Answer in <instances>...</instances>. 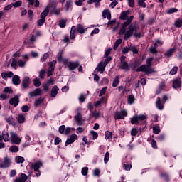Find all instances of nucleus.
Wrapping results in <instances>:
<instances>
[{
    "mask_svg": "<svg viewBox=\"0 0 182 182\" xmlns=\"http://www.w3.org/2000/svg\"><path fill=\"white\" fill-rule=\"evenodd\" d=\"M134 18V16H131L121 26L119 35H124V41H129L133 35L135 38H141V33L139 31V26L136 23H132Z\"/></svg>",
    "mask_w": 182,
    "mask_h": 182,
    "instance_id": "nucleus-1",
    "label": "nucleus"
},
{
    "mask_svg": "<svg viewBox=\"0 0 182 182\" xmlns=\"http://www.w3.org/2000/svg\"><path fill=\"white\" fill-rule=\"evenodd\" d=\"M153 58H148L146 59V65H142L136 69V72H144L145 75H151L154 73V69L151 68L153 65Z\"/></svg>",
    "mask_w": 182,
    "mask_h": 182,
    "instance_id": "nucleus-2",
    "label": "nucleus"
},
{
    "mask_svg": "<svg viewBox=\"0 0 182 182\" xmlns=\"http://www.w3.org/2000/svg\"><path fill=\"white\" fill-rule=\"evenodd\" d=\"M76 30L79 33L83 34L86 32V28L83 27L82 24H77V26H73L70 31V39H75L76 38Z\"/></svg>",
    "mask_w": 182,
    "mask_h": 182,
    "instance_id": "nucleus-3",
    "label": "nucleus"
},
{
    "mask_svg": "<svg viewBox=\"0 0 182 182\" xmlns=\"http://www.w3.org/2000/svg\"><path fill=\"white\" fill-rule=\"evenodd\" d=\"M11 142L12 144H21L22 139L18 136V134L11 132H10Z\"/></svg>",
    "mask_w": 182,
    "mask_h": 182,
    "instance_id": "nucleus-4",
    "label": "nucleus"
},
{
    "mask_svg": "<svg viewBox=\"0 0 182 182\" xmlns=\"http://www.w3.org/2000/svg\"><path fill=\"white\" fill-rule=\"evenodd\" d=\"M12 165V159L11 158L6 156L4 157V161L0 164V168H8Z\"/></svg>",
    "mask_w": 182,
    "mask_h": 182,
    "instance_id": "nucleus-5",
    "label": "nucleus"
},
{
    "mask_svg": "<svg viewBox=\"0 0 182 182\" xmlns=\"http://www.w3.org/2000/svg\"><path fill=\"white\" fill-rule=\"evenodd\" d=\"M147 119V117L146 115H135L131 119V123L132 124H138L139 120L140 122H143L144 120H146Z\"/></svg>",
    "mask_w": 182,
    "mask_h": 182,
    "instance_id": "nucleus-6",
    "label": "nucleus"
},
{
    "mask_svg": "<svg viewBox=\"0 0 182 182\" xmlns=\"http://www.w3.org/2000/svg\"><path fill=\"white\" fill-rule=\"evenodd\" d=\"M80 112H82V109L77 108L76 109L77 114L74 117V119L77 126H82V124H83V123H82V113H80Z\"/></svg>",
    "mask_w": 182,
    "mask_h": 182,
    "instance_id": "nucleus-7",
    "label": "nucleus"
},
{
    "mask_svg": "<svg viewBox=\"0 0 182 182\" xmlns=\"http://www.w3.org/2000/svg\"><path fill=\"white\" fill-rule=\"evenodd\" d=\"M121 65L119 66L120 69H123L125 72H129L130 70V67H129V64L126 62V56L122 55L120 58Z\"/></svg>",
    "mask_w": 182,
    "mask_h": 182,
    "instance_id": "nucleus-8",
    "label": "nucleus"
},
{
    "mask_svg": "<svg viewBox=\"0 0 182 182\" xmlns=\"http://www.w3.org/2000/svg\"><path fill=\"white\" fill-rule=\"evenodd\" d=\"M106 70V65L103 63V61H101L98 63L97 68L94 70L95 73H103Z\"/></svg>",
    "mask_w": 182,
    "mask_h": 182,
    "instance_id": "nucleus-9",
    "label": "nucleus"
},
{
    "mask_svg": "<svg viewBox=\"0 0 182 182\" xmlns=\"http://www.w3.org/2000/svg\"><path fill=\"white\" fill-rule=\"evenodd\" d=\"M126 116H127V112L125 110L114 112V119L116 120H119L120 119H123Z\"/></svg>",
    "mask_w": 182,
    "mask_h": 182,
    "instance_id": "nucleus-10",
    "label": "nucleus"
},
{
    "mask_svg": "<svg viewBox=\"0 0 182 182\" xmlns=\"http://www.w3.org/2000/svg\"><path fill=\"white\" fill-rule=\"evenodd\" d=\"M172 87L173 89H180L181 87V78H176L173 80Z\"/></svg>",
    "mask_w": 182,
    "mask_h": 182,
    "instance_id": "nucleus-11",
    "label": "nucleus"
},
{
    "mask_svg": "<svg viewBox=\"0 0 182 182\" xmlns=\"http://www.w3.org/2000/svg\"><path fill=\"white\" fill-rule=\"evenodd\" d=\"M42 166H43V163H42L41 161H37L31 164V167L34 171H39V168H41Z\"/></svg>",
    "mask_w": 182,
    "mask_h": 182,
    "instance_id": "nucleus-12",
    "label": "nucleus"
},
{
    "mask_svg": "<svg viewBox=\"0 0 182 182\" xmlns=\"http://www.w3.org/2000/svg\"><path fill=\"white\" fill-rule=\"evenodd\" d=\"M9 104L14 107H16L19 105V97L18 95L14 96L9 100Z\"/></svg>",
    "mask_w": 182,
    "mask_h": 182,
    "instance_id": "nucleus-13",
    "label": "nucleus"
},
{
    "mask_svg": "<svg viewBox=\"0 0 182 182\" xmlns=\"http://www.w3.org/2000/svg\"><path fill=\"white\" fill-rule=\"evenodd\" d=\"M77 139V135H76L75 134H72L70 137L68 138L65 141V146H68V144H72V143H75Z\"/></svg>",
    "mask_w": 182,
    "mask_h": 182,
    "instance_id": "nucleus-14",
    "label": "nucleus"
},
{
    "mask_svg": "<svg viewBox=\"0 0 182 182\" xmlns=\"http://www.w3.org/2000/svg\"><path fill=\"white\" fill-rule=\"evenodd\" d=\"M29 85H31V79L29 77H24L21 83L23 89H26V87H28Z\"/></svg>",
    "mask_w": 182,
    "mask_h": 182,
    "instance_id": "nucleus-15",
    "label": "nucleus"
},
{
    "mask_svg": "<svg viewBox=\"0 0 182 182\" xmlns=\"http://www.w3.org/2000/svg\"><path fill=\"white\" fill-rule=\"evenodd\" d=\"M79 62H69L68 64V68L69 70H75V69H77V68H79Z\"/></svg>",
    "mask_w": 182,
    "mask_h": 182,
    "instance_id": "nucleus-16",
    "label": "nucleus"
},
{
    "mask_svg": "<svg viewBox=\"0 0 182 182\" xmlns=\"http://www.w3.org/2000/svg\"><path fill=\"white\" fill-rule=\"evenodd\" d=\"M28 95L31 96V97L39 96L42 95V90H41V88H36L34 91L30 92Z\"/></svg>",
    "mask_w": 182,
    "mask_h": 182,
    "instance_id": "nucleus-17",
    "label": "nucleus"
},
{
    "mask_svg": "<svg viewBox=\"0 0 182 182\" xmlns=\"http://www.w3.org/2000/svg\"><path fill=\"white\" fill-rule=\"evenodd\" d=\"M26 180H28V176L25 173H21L20 177L15 179L14 182H26Z\"/></svg>",
    "mask_w": 182,
    "mask_h": 182,
    "instance_id": "nucleus-18",
    "label": "nucleus"
},
{
    "mask_svg": "<svg viewBox=\"0 0 182 182\" xmlns=\"http://www.w3.org/2000/svg\"><path fill=\"white\" fill-rule=\"evenodd\" d=\"M28 2V5H31V6H34V8H38L40 5L39 0H26Z\"/></svg>",
    "mask_w": 182,
    "mask_h": 182,
    "instance_id": "nucleus-19",
    "label": "nucleus"
},
{
    "mask_svg": "<svg viewBox=\"0 0 182 182\" xmlns=\"http://www.w3.org/2000/svg\"><path fill=\"white\" fill-rule=\"evenodd\" d=\"M58 92H59V87L57 85H54L50 92L51 97H56V95H58Z\"/></svg>",
    "mask_w": 182,
    "mask_h": 182,
    "instance_id": "nucleus-20",
    "label": "nucleus"
},
{
    "mask_svg": "<svg viewBox=\"0 0 182 182\" xmlns=\"http://www.w3.org/2000/svg\"><path fill=\"white\" fill-rule=\"evenodd\" d=\"M156 106L159 110H163L164 109V106L161 103V100H160V97H157V100L156 102Z\"/></svg>",
    "mask_w": 182,
    "mask_h": 182,
    "instance_id": "nucleus-21",
    "label": "nucleus"
},
{
    "mask_svg": "<svg viewBox=\"0 0 182 182\" xmlns=\"http://www.w3.org/2000/svg\"><path fill=\"white\" fill-rule=\"evenodd\" d=\"M130 12L129 11H122L120 14V19L122 21H126L129 18V14Z\"/></svg>",
    "mask_w": 182,
    "mask_h": 182,
    "instance_id": "nucleus-22",
    "label": "nucleus"
},
{
    "mask_svg": "<svg viewBox=\"0 0 182 182\" xmlns=\"http://www.w3.org/2000/svg\"><path fill=\"white\" fill-rule=\"evenodd\" d=\"M105 138L108 140V141H112V139H113V134L110 131H106L105 132Z\"/></svg>",
    "mask_w": 182,
    "mask_h": 182,
    "instance_id": "nucleus-23",
    "label": "nucleus"
},
{
    "mask_svg": "<svg viewBox=\"0 0 182 182\" xmlns=\"http://www.w3.org/2000/svg\"><path fill=\"white\" fill-rule=\"evenodd\" d=\"M12 82L13 85H16V86H18V85L21 84V78L18 75H14L12 77Z\"/></svg>",
    "mask_w": 182,
    "mask_h": 182,
    "instance_id": "nucleus-24",
    "label": "nucleus"
},
{
    "mask_svg": "<svg viewBox=\"0 0 182 182\" xmlns=\"http://www.w3.org/2000/svg\"><path fill=\"white\" fill-rule=\"evenodd\" d=\"M120 83V77L119 75L115 76L113 82H112V87H117L119 84Z\"/></svg>",
    "mask_w": 182,
    "mask_h": 182,
    "instance_id": "nucleus-25",
    "label": "nucleus"
},
{
    "mask_svg": "<svg viewBox=\"0 0 182 182\" xmlns=\"http://www.w3.org/2000/svg\"><path fill=\"white\" fill-rule=\"evenodd\" d=\"M102 16L105 19H106V18L109 20L112 19V14H110L109 11H104L102 12Z\"/></svg>",
    "mask_w": 182,
    "mask_h": 182,
    "instance_id": "nucleus-26",
    "label": "nucleus"
},
{
    "mask_svg": "<svg viewBox=\"0 0 182 182\" xmlns=\"http://www.w3.org/2000/svg\"><path fill=\"white\" fill-rule=\"evenodd\" d=\"M16 119L18 123L20 124L25 123V115L23 114H19L16 117Z\"/></svg>",
    "mask_w": 182,
    "mask_h": 182,
    "instance_id": "nucleus-27",
    "label": "nucleus"
},
{
    "mask_svg": "<svg viewBox=\"0 0 182 182\" xmlns=\"http://www.w3.org/2000/svg\"><path fill=\"white\" fill-rule=\"evenodd\" d=\"M1 137L5 142L9 141V134H8V132L5 131L3 132Z\"/></svg>",
    "mask_w": 182,
    "mask_h": 182,
    "instance_id": "nucleus-28",
    "label": "nucleus"
},
{
    "mask_svg": "<svg viewBox=\"0 0 182 182\" xmlns=\"http://www.w3.org/2000/svg\"><path fill=\"white\" fill-rule=\"evenodd\" d=\"M48 15H49V9H46L41 14V18L42 19H45Z\"/></svg>",
    "mask_w": 182,
    "mask_h": 182,
    "instance_id": "nucleus-29",
    "label": "nucleus"
},
{
    "mask_svg": "<svg viewBox=\"0 0 182 182\" xmlns=\"http://www.w3.org/2000/svg\"><path fill=\"white\" fill-rule=\"evenodd\" d=\"M9 151L11 153H18V151H19V147H18L16 145H13L11 146H10Z\"/></svg>",
    "mask_w": 182,
    "mask_h": 182,
    "instance_id": "nucleus-30",
    "label": "nucleus"
},
{
    "mask_svg": "<svg viewBox=\"0 0 182 182\" xmlns=\"http://www.w3.org/2000/svg\"><path fill=\"white\" fill-rule=\"evenodd\" d=\"M42 103H43V98H38V99L36 100V101L34 102V106H35V107H39V106H41V105H42Z\"/></svg>",
    "mask_w": 182,
    "mask_h": 182,
    "instance_id": "nucleus-31",
    "label": "nucleus"
},
{
    "mask_svg": "<svg viewBox=\"0 0 182 182\" xmlns=\"http://www.w3.org/2000/svg\"><path fill=\"white\" fill-rule=\"evenodd\" d=\"M73 4V1H72V0H68V1H66L65 9L67 12L69 11V9L72 6Z\"/></svg>",
    "mask_w": 182,
    "mask_h": 182,
    "instance_id": "nucleus-32",
    "label": "nucleus"
},
{
    "mask_svg": "<svg viewBox=\"0 0 182 182\" xmlns=\"http://www.w3.org/2000/svg\"><path fill=\"white\" fill-rule=\"evenodd\" d=\"M174 52H176V49L171 48L168 51H166V53H165V56H167V58H170V56H171L173 53H174Z\"/></svg>",
    "mask_w": 182,
    "mask_h": 182,
    "instance_id": "nucleus-33",
    "label": "nucleus"
},
{
    "mask_svg": "<svg viewBox=\"0 0 182 182\" xmlns=\"http://www.w3.org/2000/svg\"><path fill=\"white\" fill-rule=\"evenodd\" d=\"M15 161L18 164H19L21 163H23L25 161V158H23L22 156H16Z\"/></svg>",
    "mask_w": 182,
    "mask_h": 182,
    "instance_id": "nucleus-34",
    "label": "nucleus"
},
{
    "mask_svg": "<svg viewBox=\"0 0 182 182\" xmlns=\"http://www.w3.org/2000/svg\"><path fill=\"white\" fill-rule=\"evenodd\" d=\"M62 55H63V50H60L57 55V59L58 61L59 62V63H62V60H63V57Z\"/></svg>",
    "mask_w": 182,
    "mask_h": 182,
    "instance_id": "nucleus-35",
    "label": "nucleus"
},
{
    "mask_svg": "<svg viewBox=\"0 0 182 182\" xmlns=\"http://www.w3.org/2000/svg\"><path fill=\"white\" fill-rule=\"evenodd\" d=\"M45 75H46V70H45V69H41L38 75L40 79H45Z\"/></svg>",
    "mask_w": 182,
    "mask_h": 182,
    "instance_id": "nucleus-36",
    "label": "nucleus"
},
{
    "mask_svg": "<svg viewBox=\"0 0 182 182\" xmlns=\"http://www.w3.org/2000/svg\"><path fill=\"white\" fill-rule=\"evenodd\" d=\"M11 68H14V69H17L18 68V61L16 58L12 59V63H11Z\"/></svg>",
    "mask_w": 182,
    "mask_h": 182,
    "instance_id": "nucleus-37",
    "label": "nucleus"
},
{
    "mask_svg": "<svg viewBox=\"0 0 182 182\" xmlns=\"http://www.w3.org/2000/svg\"><path fill=\"white\" fill-rule=\"evenodd\" d=\"M134 100H135L134 95H131L128 97L129 105H133L134 103Z\"/></svg>",
    "mask_w": 182,
    "mask_h": 182,
    "instance_id": "nucleus-38",
    "label": "nucleus"
},
{
    "mask_svg": "<svg viewBox=\"0 0 182 182\" xmlns=\"http://www.w3.org/2000/svg\"><path fill=\"white\" fill-rule=\"evenodd\" d=\"M129 51L133 52V53H139V50H137V47L135 46L131 45L129 46Z\"/></svg>",
    "mask_w": 182,
    "mask_h": 182,
    "instance_id": "nucleus-39",
    "label": "nucleus"
},
{
    "mask_svg": "<svg viewBox=\"0 0 182 182\" xmlns=\"http://www.w3.org/2000/svg\"><path fill=\"white\" fill-rule=\"evenodd\" d=\"M109 159H110V155L109 154V152H106L105 157H104V163L105 164H107V163H109Z\"/></svg>",
    "mask_w": 182,
    "mask_h": 182,
    "instance_id": "nucleus-40",
    "label": "nucleus"
},
{
    "mask_svg": "<svg viewBox=\"0 0 182 182\" xmlns=\"http://www.w3.org/2000/svg\"><path fill=\"white\" fill-rule=\"evenodd\" d=\"M175 26L176 28H181V26H182V18H179V19H178L175 21Z\"/></svg>",
    "mask_w": 182,
    "mask_h": 182,
    "instance_id": "nucleus-41",
    "label": "nucleus"
},
{
    "mask_svg": "<svg viewBox=\"0 0 182 182\" xmlns=\"http://www.w3.org/2000/svg\"><path fill=\"white\" fill-rule=\"evenodd\" d=\"M178 70V67L174 66L171 71L169 72V75H176Z\"/></svg>",
    "mask_w": 182,
    "mask_h": 182,
    "instance_id": "nucleus-42",
    "label": "nucleus"
},
{
    "mask_svg": "<svg viewBox=\"0 0 182 182\" xmlns=\"http://www.w3.org/2000/svg\"><path fill=\"white\" fill-rule=\"evenodd\" d=\"M14 8H19L21 5H22V1L18 0L16 1L14 4H11Z\"/></svg>",
    "mask_w": 182,
    "mask_h": 182,
    "instance_id": "nucleus-43",
    "label": "nucleus"
},
{
    "mask_svg": "<svg viewBox=\"0 0 182 182\" xmlns=\"http://www.w3.org/2000/svg\"><path fill=\"white\" fill-rule=\"evenodd\" d=\"M90 134L92 136V140H96V139H97V137L99 136L97 132H96L95 131H90Z\"/></svg>",
    "mask_w": 182,
    "mask_h": 182,
    "instance_id": "nucleus-44",
    "label": "nucleus"
},
{
    "mask_svg": "<svg viewBox=\"0 0 182 182\" xmlns=\"http://www.w3.org/2000/svg\"><path fill=\"white\" fill-rule=\"evenodd\" d=\"M124 170H126L127 171H130L132 170V164H124L123 165Z\"/></svg>",
    "mask_w": 182,
    "mask_h": 182,
    "instance_id": "nucleus-45",
    "label": "nucleus"
},
{
    "mask_svg": "<svg viewBox=\"0 0 182 182\" xmlns=\"http://www.w3.org/2000/svg\"><path fill=\"white\" fill-rule=\"evenodd\" d=\"M26 62L22 60H18L17 61V65L20 67V68H23L25 67V65H26Z\"/></svg>",
    "mask_w": 182,
    "mask_h": 182,
    "instance_id": "nucleus-46",
    "label": "nucleus"
},
{
    "mask_svg": "<svg viewBox=\"0 0 182 182\" xmlns=\"http://www.w3.org/2000/svg\"><path fill=\"white\" fill-rule=\"evenodd\" d=\"M89 171V168L87 167H84L82 168L81 173L82 176H86Z\"/></svg>",
    "mask_w": 182,
    "mask_h": 182,
    "instance_id": "nucleus-47",
    "label": "nucleus"
},
{
    "mask_svg": "<svg viewBox=\"0 0 182 182\" xmlns=\"http://www.w3.org/2000/svg\"><path fill=\"white\" fill-rule=\"evenodd\" d=\"M122 44V39H117L114 43V49H117L119 45Z\"/></svg>",
    "mask_w": 182,
    "mask_h": 182,
    "instance_id": "nucleus-48",
    "label": "nucleus"
},
{
    "mask_svg": "<svg viewBox=\"0 0 182 182\" xmlns=\"http://www.w3.org/2000/svg\"><path fill=\"white\" fill-rule=\"evenodd\" d=\"M58 25L60 28H65L66 26V21L65 20L60 21Z\"/></svg>",
    "mask_w": 182,
    "mask_h": 182,
    "instance_id": "nucleus-49",
    "label": "nucleus"
},
{
    "mask_svg": "<svg viewBox=\"0 0 182 182\" xmlns=\"http://www.w3.org/2000/svg\"><path fill=\"white\" fill-rule=\"evenodd\" d=\"M33 82H34V86L36 87H39V86H41V81L39 80V79L36 78L34 79Z\"/></svg>",
    "mask_w": 182,
    "mask_h": 182,
    "instance_id": "nucleus-50",
    "label": "nucleus"
},
{
    "mask_svg": "<svg viewBox=\"0 0 182 182\" xmlns=\"http://www.w3.org/2000/svg\"><path fill=\"white\" fill-rule=\"evenodd\" d=\"M21 111L23 112V113H26L27 112H29V107L28 105L22 106Z\"/></svg>",
    "mask_w": 182,
    "mask_h": 182,
    "instance_id": "nucleus-51",
    "label": "nucleus"
},
{
    "mask_svg": "<svg viewBox=\"0 0 182 182\" xmlns=\"http://www.w3.org/2000/svg\"><path fill=\"white\" fill-rule=\"evenodd\" d=\"M138 4L139 5V6H141V8H146V3L144 2V0H138Z\"/></svg>",
    "mask_w": 182,
    "mask_h": 182,
    "instance_id": "nucleus-52",
    "label": "nucleus"
},
{
    "mask_svg": "<svg viewBox=\"0 0 182 182\" xmlns=\"http://www.w3.org/2000/svg\"><path fill=\"white\" fill-rule=\"evenodd\" d=\"M6 121L7 122V123H9V124H12L14 123V117H12V116H10L6 118Z\"/></svg>",
    "mask_w": 182,
    "mask_h": 182,
    "instance_id": "nucleus-53",
    "label": "nucleus"
},
{
    "mask_svg": "<svg viewBox=\"0 0 182 182\" xmlns=\"http://www.w3.org/2000/svg\"><path fill=\"white\" fill-rule=\"evenodd\" d=\"M66 129V127L65 125H61L59 127V133H60V134H63V133H65V130Z\"/></svg>",
    "mask_w": 182,
    "mask_h": 182,
    "instance_id": "nucleus-54",
    "label": "nucleus"
},
{
    "mask_svg": "<svg viewBox=\"0 0 182 182\" xmlns=\"http://www.w3.org/2000/svg\"><path fill=\"white\" fill-rule=\"evenodd\" d=\"M43 23H45V19L44 18H41L38 20L37 21V26H42L43 25Z\"/></svg>",
    "mask_w": 182,
    "mask_h": 182,
    "instance_id": "nucleus-55",
    "label": "nucleus"
},
{
    "mask_svg": "<svg viewBox=\"0 0 182 182\" xmlns=\"http://www.w3.org/2000/svg\"><path fill=\"white\" fill-rule=\"evenodd\" d=\"M153 132L154 133V134H159V133H160V127H154Z\"/></svg>",
    "mask_w": 182,
    "mask_h": 182,
    "instance_id": "nucleus-56",
    "label": "nucleus"
},
{
    "mask_svg": "<svg viewBox=\"0 0 182 182\" xmlns=\"http://www.w3.org/2000/svg\"><path fill=\"white\" fill-rule=\"evenodd\" d=\"M178 9H176V8H171L169 9L166 13L167 14H174L175 12H178Z\"/></svg>",
    "mask_w": 182,
    "mask_h": 182,
    "instance_id": "nucleus-57",
    "label": "nucleus"
},
{
    "mask_svg": "<svg viewBox=\"0 0 182 182\" xmlns=\"http://www.w3.org/2000/svg\"><path fill=\"white\" fill-rule=\"evenodd\" d=\"M161 177H162V178H164V180H166V181H168L169 180L168 174L166 173H161Z\"/></svg>",
    "mask_w": 182,
    "mask_h": 182,
    "instance_id": "nucleus-58",
    "label": "nucleus"
},
{
    "mask_svg": "<svg viewBox=\"0 0 182 182\" xmlns=\"http://www.w3.org/2000/svg\"><path fill=\"white\" fill-rule=\"evenodd\" d=\"M107 89V87H103L100 92V94H99V97H102V96H103V95H105L106 93V90Z\"/></svg>",
    "mask_w": 182,
    "mask_h": 182,
    "instance_id": "nucleus-59",
    "label": "nucleus"
},
{
    "mask_svg": "<svg viewBox=\"0 0 182 182\" xmlns=\"http://www.w3.org/2000/svg\"><path fill=\"white\" fill-rule=\"evenodd\" d=\"M164 86H166V85L164 82H161L159 85V90L156 91V95H159V93L161 92V90L164 87Z\"/></svg>",
    "mask_w": 182,
    "mask_h": 182,
    "instance_id": "nucleus-60",
    "label": "nucleus"
},
{
    "mask_svg": "<svg viewBox=\"0 0 182 182\" xmlns=\"http://www.w3.org/2000/svg\"><path fill=\"white\" fill-rule=\"evenodd\" d=\"M49 58V54H48V53H45L43 55V56L41 58V62H45V60H46V59H48Z\"/></svg>",
    "mask_w": 182,
    "mask_h": 182,
    "instance_id": "nucleus-61",
    "label": "nucleus"
},
{
    "mask_svg": "<svg viewBox=\"0 0 182 182\" xmlns=\"http://www.w3.org/2000/svg\"><path fill=\"white\" fill-rule=\"evenodd\" d=\"M149 52L154 55V54L157 53V49L153 46H151L149 48Z\"/></svg>",
    "mask_w": 182,
    "mask_h": 182,
    "instance_id": "nucleus-62",
    "label": "nucleus"
},
{
    "mask_svg": "<svg viewBox=\"0 0 182 182\" xmlns=\"http://www.w3.org/2000/svg\"><path fill=\"white\" fill-rule=\"evenodd\" d=\"M4 93H13V90L12 89H11L10 87H5L4 90Z\"/></svg>",
    "mask_w": 182,
    "mask_h": 182,
    "instance_id": "nucleus-63",
    "label": "nucleus"
},
{
    "mask_svg": "<svg viewBox=\"0 0 182 182\" xmlns=\"http://www.w3.org/2000/svg\"><path fill=\"white\" fill-rule=\"evenodd\" d=\"M79 100L80 102H85V100H86V97L85 96V95L81 94L79 97Z\"/></svg>",
    "mask_w": 182,
    "mask_h": 182,
    "instance_id": "nucleus-64",
    "label": "nucleus"
}]
</instances>
